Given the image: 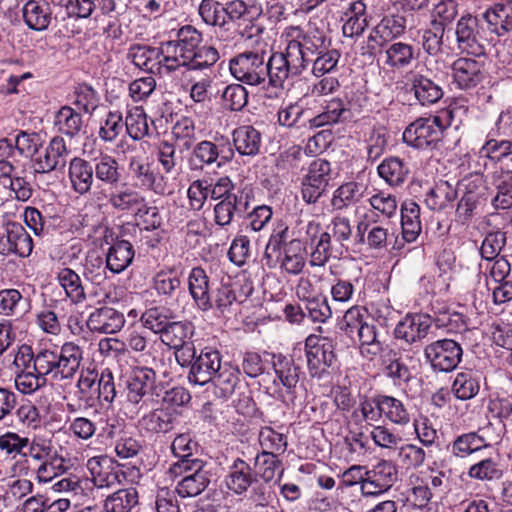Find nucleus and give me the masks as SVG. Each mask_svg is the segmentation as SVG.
I'll list each match as a JSON object with an SVG mask.
<instances>
[{
	"mask_svg": "<svg viewBox=\"0 0 512 512\" xmlns=\"http://www.w3.org/2000/svg\"><path fill=\"white\" fill-rule=\"evenodd\" d=\"M201 42V34L192 26L181 27L177 39L161 44V59L159 64L167 71H174L182 66H188L194 50Z\"/></svg>",
	"mask_w": 512,
	"mask_h": 512,
	"instance_id": "nucleus-3",
	"label": "nucleus"
},
{
	"mask_svg": "<svg viewBox=\"0 0 512 512\" xmlns=\"http://www.w3.org/2000/svg\"><path fill=\"white\" fill-rule=\"evenodd\" d=\"M402 236L406 242H413L419 236L422 226L420 206L414 201H405L401 206Z\"/></svg>",
	"mask_w": 512,
	"mask_h": 512,
	"instance_id": "nucleus-38",
	"label": "nucleus"
},
{
	"mask_svg": "<svg viewBox=\"0 0 512 512\" xmlns=\"http://www.w3.org/2000/svg\"><path fill=\"white\" fill-rule=\"evenodd\" d=\"M406 28V20L400 15L384 17L369 35V40L382 45L394 38L401 36Z\"/></svg>",
	"mask_w": 512,
	"mask_h": 512,
	"instance_id": "nucleus-35",
	"label": "nucleus"
},
{
	"mask_svg": "<svg viewBox=\"0 0 512 512\" xmlns=\"http://www.w3.org/2000/svg\"><path fill=\"white\" fill-rule=\"evenodd\" d=\"M360 241L371 250L386 249L393 234L387 226L379 222L377 214L365 213L357 224Z\"/></svg>",
	"mask_w": 512,
	"mask_h": 512,
	"instance_id": "nucleus-14",
	"label": "nucleus"
},
{
	"mask_svg": "<svg viewBox=\"0 0 512 512\" xmlns=\"http://www.w3.org/2000/svg\"><path fill=\"white\" fill-rule=\"evenodd\" d=\"M220 155L218 146L208 140H203L195 145L188 160L191 171H201L205 166L215 163Z\"/></svg>",
	"mask_w": 512,
	"mask_h": 512,
	"instance_id": "nucleus-44",
	"label": "nucleus"
},
{
	"mask_svg": "<svg viewBox=\"0 0 512 512\" xmlns=\"http://www.w3.org/2000/svg\"><path fill=\"white\" fill-rule=\"evenodd\" d=\"M194 334V326L189 321L169 322L160 337L161 342L170 348H179L190 341Z\"/></svg>",
	"mask_w": 512,
	"mask_h": 512,
	"instance_id": "nucleus-45",
	"label": "nucleus"
},
{
	"mask_svg": "<svg viewBox=\"0 0 512 512\" xmlns=\"http://www.w3.org/2000/svg\"><path fill=\"white\" fill-rule=\"evenodd\" d=\"M286 48L283 53H274L266 61L265 83L275 88L283 87L290 77L298 76L303 72V61L295 50V46Z\"/></svg>",
	"mask_w": 512,
	"mask_h": 512,
	"instance_id": "nucleus-5",
	"label": "nucleus"
},
{
	"mask_svg": "<svg viewBox=\"0 0 512 512\" xmlns=\"http://www.w3.org/2000/svg\"><path fill=\"white\" fill-rule=\"evenodd\" d=\"M240 371L237 367L225 363L215 374L212 381L216 388H218L223 397L231 395L238 382H239Z\"/></svg>",
	"mask_w": 512,
	"mask_h": 512,
	"instance_id": "nucleus-58",
	"label": "nucleus"
},
{
	"mask_svg": "<svg viewBox=\"0 0 512 512\" xmlns=\"http://www.w3.org/2000/svg\"><path fill=\"white\" fill-rule=\"evenodd\" d=\"M310 117V111L304 110L298 104H289L285 107H282L278 111V121L280 125L286 127L293 126H308V119Z\"/></svg>",
	"mask_w": 512,
	"mask_h": 512,
	"instance_id": "nucleus-61",
	"label": "nucleus"
},
{
	"mask_svg": "<svg viewBox=\"0 0 512 512\" xmlns=\"http://www.w3.org/2000/svg\"><path fill=\"white\" fill-rule=\"evenodd\" d=\"M229 69L232 76L242 83L251 86L265 84L264 54L251 51L241 53L230 60Z\"/></svg>",
	"mask_w": 512,
	"mask_h": 512,
	"instance_id": "nucleus-8",
	"label": "nucleus"
},
{
	"mask_svg": "<svg viewBox=\"0 0 512 512\" xmlns=\"http://www.w3.org/2000/svg\"><path fill=\"white\" fill-rule=\"evenodd\" d=\"M21 11L25 24L34 31H45L52 21V11L45 0H29Z\"/></svg>",
	"mask_w": 512,
	"mask_h": 512,
	"instance_id": "nucleus-28",
	"label": "nucleus"
},
{
	"mask_svg": "<svg viewBox=\"0 0 512 512\" xmlns=\"http://www.w3.org/2000/svg\"><path fill=\"white\" fill-rule=\"evenodd\" d=\"M93 172L98 182L114 187L121 179L117 160L109 154H101L94 160Z\"/></svg>",
	"mask_w": 512,
	"mask_h": 512,
	"instance_id": "nucleus-39",
	"label": "nucleus"
},
{
	"mask_svg": "<svg viewBox=\"0 0 512 512\" xmlns=\"http://www.w3.org/2000/svg\"><path fill=\"white\" fill-rule=\"evenodd\" d=\"M483 19L491 32L504 35L512 29V1L495 4L483 14Z\"/></svg>",
	"mask_w": 512,
	"mask_h": 512,
	"instance_id": "nucleus-32",
	"label": "nucleus"
},
{
	"mask_svg": "<svg viewBox=\"0 0 512 512\" xmlns=\"http://www.w3.org/2000/svg\"><path fill=\"white\" fill-rule=\"evenodd\" d=\"M362 496L375 497L387 492L398 479L397 467L390 461L381 460L367 469Z\"/></svg>",
	"mask_w": 512,
	"mask_h": 512,
	"instance_id": "nucleus-13",
	"label": "nucleus"
},
{
	"mask_svg": "<svg viewBox=\"0 0 512 512\" xmlns=\"http://www.w3.org/2000/svg\"><path fill=\"white\" fill-rule=\"evenodd\" d=\"M183 472L192 471L178 483L176 491L182 498L195 497L202 493L209 483L207 472L202 469V461L192 459L190 468L182 469Z\"/></svg>",
	"mask_w": 512,
	"mask_h": 512,
	"instance_id": "nucleus-23",
	"label": "nucleus"
},
{
	"mask_svg": "<svg viewBox=\"0 0 512 512\" xmlns=\"http://www.w3.org/2000/svg\"><path fill=\"white\" fill-rule=\"evenodd\" d=\"M221 366L220 353L217 350L206 347L201 350L192 363L188 377L189 381L203 386L212 381Z\"/></svg>",
	"mask_w": 512,
	"mask_h": 512,
	"instance_id": "nucleus-16",
	"label": "nucleus"
},
{
	"mask_svg": "<svg viewBox=\"0 0 512 512\" xmlns=\"http://www.w3.org/2000/svg\"><path fill=\"white\" fill-rule=\"evenodd\" d=\"M346 325V332L354 338L356 333L359 341L360 354L368 359L373 360L382 351V345L377 339L376 327L361 319L360 309L351 307L343 317Z\"/></svg>",
	"mask_w": 512,
	"mask_h": 512,
	"instance_id": "nucleus-4",
	"label": "nucleus"
},
{
	"mask_svg": "<svg viewBox=\"0 0 512 512\" xmlns=\"http://www.w3.org/2000/svg\"><path fill=\"white\" fill-rule=\"evenodd\" d=\"M492 184L497 190L492 199L496 209L512 207V170L500 168L492 174Z\"/></svg>",
	"mask_w": 512,
	"mask_h": 512,
	"instance_id": "nucleus-36",
	"label": "nucleus"
},
{
	"mask_svg": "<svg viewBox=\"0 0 512 512\" xmlns=\"http://www.w3.org/2000/svg\"><path fill=\"white\" fill-rule=\"evenodd\" d=\"M69 149L62 137L56 136L51 139L43 155L35 160V171L48 173L53 170L62 169L67 163Z\"/></svg>",
	"mask_w": 512,
	"mask_h": 512,
	"instance_id": "nucleus-22",
	"label": "nucleus"
},
{
	"mask_svg": "<svg viewBox=\"0 0 512 512\" xmlns=\"http://www.w3.org/2000/svg\"><path fill=\"white\" fill-rule=\"evenodd\" d=\"M456 37L458 48L462 52L473 56L485 54L487 39L477 17L472 15L462 16L456 25Z\"/></svg>",
	"mask_w": 512,
	"mask_h": 512,
	"instance_id": "nucleus-12",
	"label": "nucleus"
},
{
	"mask_svg": "<svg viewBox=\"0 0 512 512\" xmlns=\"http://www.w3.org/2000/svg\"><path fill=\"white\" fill-rule=\"evenodd\" d=\"M480 390V381L478 375L465 370L458 372L452 383V392L460 400H470L474 398Z\"/></svg>",
	"mask_w": 512,
	"mask_h": 512,
	"instance_id": "nucleus-52",
	"label": "nucleus"
},
{
	"mask_svg": "<svg viewBox=\"0 0 512 512\" xmlns=\"http://www.w3.org/2000/svg\"><path fill=\"white\" fill-rule=\"evenodd\" d=\"M139 503V495L135 488L119 489L107 496L103 503L105 512H131Z\"/></svg>",
	"mask_w": 512,
	"mask_h": 512,
	"instance_id": "nucleus-41",
	"label": "nucleus"
},
{
	"mask_svg": "<svg viewBox=\"0 0 512 512\" xmlns=\"http://www.w3.org/2000/svg\"><path fill=\"white\" fill-rule=\"evenodd\" d=\"M54 126L59 133L73 138L82 130L83 119L73 108L63 106L55 114Z\"/></svg>",
	"mask_w": 512,
	"mask_h": 512,
	"instance_id": "nucleus-48",
	"label": "nucleus"
},
{
	"mask_svg": "<svg viewBox=\"0 0 512 512\" xmlns=\"http://www.w3.org/2000/svg\"><path fill=\"white\" fill-rule=\"evenodd\" d=\"M413 46L404 42H395L384 52V64L393 71L402 70L411 65L415 58Z\"/></svg>",
	"mask_w": 512,
	"mask_h": 512,
	"instance_id": "nucleus-40",
	"label": "nucleus"
},
{
	"mask_svg": "<svg viewBox=\"0 0 512 512\" xmlns=\"http://www.w3.org/2000/svg\"><path fill=\"white\" fill-rule=\"evenodd\" d=\"M162 385L157 383L156 371L153 368L140 366L132 369L125 385V409L137 414L149 408L153 397H159Z\"/></svg>",
	"mask_w": 512,
	"mask_h": 512,
	"instance_id": "nucleus-2",
	"label": "nucleus"
},
{
	"mask_svg": "<svg viewBox=\"0 0 512 512\" xmlns=\"http://www.w3.org/2000/svg\"><path fill=\"white\" fill-rule=\"evenodd\" d=\"M109 204L117 211L142 215L152 213L156 215V207L148 206L145 197L138 191L124 187L110 193Z\"/></svg>",
	"mask_w": 512,
	"mask_h": 512,
	"instance_id": "nucleus-18",
	"label": "nucleus"
},
{
	"mask_svg": "<svg viewBox=\"0 0 512 512\" xmlns=\"http://www.w3.org/2000/svg\"><path fill=\"white\" fill-rule=\"evenodd\" d=\"M129 168L141 187L159 195L171 194L173 192V188L168 184L166 177L155 172L149 163L144 162L140 158H131Z\"/></svg>",
	"mask_w": 512,
	"mask_h": 512,
	"instance_id": "nucleus-17",
	"label": "nucleus"
},
{
	"mask_svg": "<svg viewBox=\"0 0 512 512\" xmlns=\"http://www.w3.org/2000/svg\"><path fill=\"white\" fill-rule=\"evenodd\" d=\"M364 190V186L358 182H346L334 191L331 205L336 210H343L359 202L364 195Z\"/></svg>",
	"mask_w": 512,
	"mask_h": 512,
	"instance_id": "nucleus-49",
	"label": "nucleus"
},
{
	"mask_svg": "<svg viewBox=\"0 0 512 512\" xmlns=\"http://www.w3.org/2000/svg\"><path fill=\"white\" fill-rule=\"evenodd\" d=\"M302 357V349H294L290 357L278 355L274 357L273 368L277 379L282 387L278 393L282 401L286 404H293L298 393L300 364L296 362V358L300 360Z\"/></svg>",
	"mask_w": 512,
	"mask_h": 512,
	"instance_id": "nucleus-6",
	"label": "nucleus"
},
{
	"mask_svg": "<svg viewBox=\"0 0 512 512\" xmlns=\"http://www.w3.org/2000/svg\"><path fill=\"white\" fill-rule=\"evenodd\" d=\"M141 424L152 432L166 433L172 429L173 416L164 409H156L144 415Z\"/></svg>",
	"mask_w": 512,
	"mask_h": 512,
	"instance_id": "nucleus-63",
	"label": "nucleus"
},
{
	"mask_svg": "<svg viewBox=\"0 0 512 512\" xmlns=\"http://www.w3.org/2000/svg\"><path fill=\"white\" fill-rule=\"evenodd\" d=\"M125 323L124 314L108 306L95 309L87 319L89 330L102 334H115L124 327Z\"/></svg>",
	"mask_w": 512,
	"mask_h": 512,
	"instance_id": "nucleus-20",
	"label": "nucleus"
},
{
	"mask_svg": "<svg viewBox=\"0 0 512 512\" xmlns=\"http://www.w3.org/2000/svg\"><path fill=\"white\" fill-rule=\"evenodd\" d=\"M86 467L91 480L97 488H112L120 483V474L106 457H92L88 459Z\"/></svg>",
	"mask_w": 512,
	"mask_h": 512,
	"instance_id": "nucleus-25",
	"label": "nucleus"
},
{
	"mask_svg": "<svg viewBox=\"0 0 512 512\" xmlns=\"http://www.w3.org/2000/svg\"><path fill=\"white\" fill-rule=\"evenodd\" d=\"M135 252L127 240L115 242L106 254V267L113 273L124 271L133 261Z\"/></svg>",
	"mask_w": 512,
	"mask_h": 512,
	"instance_id": "nucleus-37",
	"label": "nucleus"
},
{
	"mask_svg": "<svg viewBox=\"0 0 512 512\" xmlns=\"http://www.w3.org/2000/svg\"><path fill=\"white\" fill-rule=\"evenodd\" d=\"M29 444L30 439L17 432L7 431L0 435V450L12 458L20 456L12 467L14 475L26 477L30 474L29 458L25 452Z\"/></svg>",
	"mask_w": 512,
	"mask_h": 512,
	"instance_id": "nucleus-15",
	"label": "nucleus"
},
{
	"mask_svg": "<svg viewBox=\"0 0 512 512\" xmlns=\"http://www.w3.org/2000/svg\"><path fill=\"white\" fill-rule=\"evenodd\" d=\"M68 175L71 187L76 193L85 195L91 191L94 183L91 163L80 157H74L69 163Z\"/></svg>",
	"mask_w": 512,
	"mask_h": 512,
	"instance_id": "nucleus-31",
	"label": "nucleus"
},
{
	"mask_svg": "<svg viewBox=\"0 0 512 512\" xmlns=\"http://www.w3.org/2000/svg\"><path fill=\"white\" fill-rule=\"evenodd\" d=\"M368 202L373 209L371 213L377 214V219H379V215L387 219L396 215L398 202L396 196L391 193L379 191L373 194Z\"/></svg>",
	"mask_w": 512,
	"mask_h": 512,
	"instance_id": "nucleus-59",
	"label": "nucleus"
},
{
	"mask_svg": "<svg viewBox=\"0 0 512 512\" xmlns=\"http://www.w3.org/2000/svg\"><path fill=\"white\" fill-rule=\"evenodd\" d=\"M14 415L18 422L28 429H36L41 424L40 411L37 406L29 400L19 402L17 395V404L14 408Z\"/></svg>",
	"mask_w": 512,
	"mask_h": 512,
	"instance_id": "nucleus-60",
	"label": "nucleus"
},
{
	"mask_svg": "<svg viewBox=\"0 0 512 512\" xmlns=\"http://www.w3.org/2000/svg\"><path fill=\"white\" fill-rule=\"evenodd\" d=\"M430 316L423 314L407 315L395 328V336L407 343L423 339L430 328Z\"/></svg>",
	"mask_w": 512,
	"mask_h": 512,
	"instance_id": "nucleus-26",
	"label": "nucleus"
},
{
	"mask_svg": "<svg viewBox=\"0 0 512 512\" xmlns=\"http://www.w3.org/2000/svg\"><path fill=\"white\" fill-rule=\"evenodd\" d=\"M306 264L304 247L298 239H292L285 245L281 257V268L287 273L297 275Z\"/></svg>",
	"mask_w": 512,
	"mask_h": 512,
	"instance_id": "nucleus-43",
	"label": "nucleus"
},
{
	"mask_svg": "<svg viewBox=\"0 0 512 512\" xmlns=\"http://www.w3.org/2000/svg\"><path fill=\"white\" fill-rule=\"evenodd\" d=\"M7 251L17 254L20 257H27L33 250V243L30 235L21 225H12L7 229Z\"/></svg>",
	"mask_w": 512,
	"mask_h": 512,
	"instance_id": "nucleus-53",
	"label": "nucleus"
},
{
	"mask_svg": "<svg viewBox=\"0 0 512 512\" xmlns=\"http://www.w3.org/2000/svg\"><path fill=\"white\" fill-rule=\"evenodd\" d=\"M36 352L27 344L18 346L14 354L12 366L14 368V385L22 395L35 394V369Z\"/></svg>",
	"mask_w": 512,
	"mask_h": 512,
	"instance_id": "nucleus-11",
	"label": "nucleus"
},
{
	"mask_svg": "<svg viewBox=\"0 0 512 512\" xmlns=\"http://www.w3.org/2000/svg\"><path fill=\"white\" fill-rule=\"evenodd\" d=\"M348 118L350 117L348 109H346L345 102L339 98H335L326 104L325 109L321 114L308 119V127L318 128L334 124Z\"/></svg>",
	"mask_w": 512,
	"mask_h": 512,
	"instance_id": "nucleus-42",
	"label": "nucleus"
},
{
	"mask_svg": "<svg viewBox=\"0 0 512 512\" xmlns=\"http://www.w3.org/2000/svg\"><path fill=\"white\" fill-rule=\"evenodd\" d=\"M379 176L391 186L402 184L408 170L403 162L396 157L387 158L377 168Z\"/></svg>",
	"mask_w": 512,
	"mask_h": 512,
	"instance_id": "nucleus-57",
	"label": "nucleus"
},
{
	"mask_svg": "<svg viewBox=\"0 0 512 512\" xmlns=\"http://www.w3.org/2000/svg\"><path fill=\"white\" fill-rule=\"evenodd\" d=\"M248 199L240 196H228L218 201L214 208V221L220 227L232 224L236 216H241L248 208Z\"/></svg>",
	"mask_w": 512,
	"mask_h": 512,
	"instance_id": "nucleus-30",
	"label": "nucleus"
},
{
	"mask_svg": "<svg viewBox=\"0 0 512 512\" xmlns=\"http://www.w3.org/2000/svg\"><path fill=\"white\" fill-rule=\"evenodd\" d=\"M365 10L366 5L362 1L350 4L345 13V22L342 27L345 37H354L363 33L367 26Z\"/></svg>",
	"mask_w": 512,
	"mask_h": 512,
	"instance_id": "nucleus-50",
	"label": "nucleus"
},
{
	"mask_svg": "<svg viewBox=\"0 0 512 512\" xmlns=\"http://www.w3.org/2000/svg\"><path fill=\"white\" fill-rule=\"evenodd\" d=\"M257 482V473L243 459L236 458L229 465L225 484L237 496L244 495Z\"/></svg>",
	"mask_w": 512,
	"mask_h": 512,
	"instance_id": "nucleus-19",
	"label": "nucleus"
},
{
	"mask_svg": "<svg viewBox=\"0 0 512 512\" xmlns=\"http://www.w3.org/2000/svg\"><path fill=\"white\" fill-rule=\"evenodd\" d=\"M57 280L67 298L74 304L82 303L86 294L80 276L70 268H63L57 274Z\"/></svg>",
	"mask_w": 512,
	"mask_h": 512,
	"instance_id": "nucleus-51",
	"label": "nucleus"
},
{
	"mask_svg": "<svg viewBox=\"0 0 512 512\" xmlns=\"http://www.w3.org/2000/svg\"><path fill=\"white\" fill-rule=\"evenodd\" d=\"M99 374L95 370H82L76 383L75 397L79 406L92 407L97 401Z\"/></svg>",
	"mask_w": 512,
	"mask_h": 512,
	"instance_id": "nucleus-34",
	"label": "nucleus"
},
{
	"mask_svg": "<svg viewBox=\"0 0 512 512\" xmlns=\"http://www.w3.org/2000/svg\"><path fill=\"white\" fill-rule=\"evenodd\" d=\"M68 468L66 459L60 455H54L51 459H46L40 465L31 470L36 475V480L39 483L51 482L57 476L63 474Z\"/></svg>",
	"mask_w": 512,
	"mask_h": 512,
	"instance_id": "nucleus-56",
	"label": "nucleus"
},
{
	"mask_svg": "<svg viewBox=\"0 0 512 512\" xmlns=\"http://www.w3.org/2000/svg\"><path fill=\"white\" fill-rule=\"evenodd\" d=\"M196 443L192 440L189 433L178 435L172 442L171 449L173 454L180 460L174 465L173 472H182V469L190 468L191 461L188 458L192 456Z\"/></svg>",
	"mask_w": 512,
	"mask_h": 512,
	"instance_id": "nucleus-54",
	"label": "nucleus"
},
{
	"mask_svg": "<svg viewBox=\"0 0 512 512\" xmlns=\"http://www.w3.org/2000/svg\"><path fill=\"white\" fill-rule=\"evenodd\" d=\"M198 14L206 25L219 27L225 25L223 5L215 0H201Z\"/></svg>",
	"mask_w": 512,
	"mask_h": 512,
	"instance_id": "nucleus-62",
	"label": "nucleus"
},
{
	"mask_svg": "<svg viewBox=\"0 0 512 512\" xmlns=\"http://www.w3.org/2000/svg\"><path fill=\"white\" fill-rule=\"evenodd\" d=\"M259 443L262 453H283L287 448V441L282 433L276 432L271 427H263L259 432Z\"/></svg>",
	"mask_w": 512,
	"mask_h": 512,
	"instance_id": "nucleus-64",
	"label": "nucleus"
},
{
	"mask_svg": "<svg viewBox=\"0 0 512 512\" xmlns=\"http://www.w3.org/2000/svg\"><path fill=\"white\" fill-rule=\"evenodd\" d=\"M233 144L240 155L255 156L261 146V134L253 126L244 125L236 128L232 133Z\"/></svg>",
	"mask_w": 512,
	"mask_h": 512,
	"instance_id": "nucleus-33",
	"label": "nucleus"
},
{
	"mask_svg": "<svg viewBox=\"0 0 512 512\" xmlns=\"http://www.w3.org/2000/svg\"><path fill=\"white\" fill-rule=\"evenodd\" d=\"M441 119L438 117H420L410 123L403 132L402 139L416 149H432L441 140Z\"/></svg>",
	"mask_w": 512,
	"mask_h": 512,
	"instance_id": "nucleus-7",
	"label": "nucleus"
},
{
	"mask_svg": "<svg viewBox=\"0 0 512 512\" xmlns=\"http://www.w3.org/2000/svg\"><path fill=\"white\" fill-rule=\"evenodd\" d=\"M409 82L416 100L423 106L434 104L443 97L442 87L421 73H411Z\"/></svg>",
	"mask_w": 512,
	"mask_h": 512,
	"instance_id": "nucleus-29",
	"label": "nucleus"
},
{
	"mask_svg": "<svg viewBox=\"0 0 512 512\" xmlns=\"http://www.w3.org/2000/svg\"><path fill=\"white\" fill-rule=\"evenodd\" d=\"M424 355L434 371L451 372L461 362L463 349L455 340L440 339L428 344Z\"/></svg>",
	"mask_w": 512,
	"mask_h": 512,
	"instance_id": "nucleus-9",
	"label": "nucleus"
},
{
	"mask_svg": "<svg viewBox=\"0 0 512 512\" xmlns=\"http://www.w3.org/2000/svg\"><path fill=\"white\" fill-rule=\"evenodd\" d=\"M382 416L398 426L410 423V412L403 401L389 395H380Z\"/></svg>",
	"mask_w": 512,
	"mask_h": 512,
	"instance_id": "nucleus-47",
	"label": "nucleus"
},
{
	"mask_svg": "<svg viewBox=\"0 0 512 512\" xmlns=\"http://www.w3.org/2000/svg\"><path fill=\"white\" fill-rule=\"evenodd\" d=\"M290 35L293 38L288 41L286 48H292V45L295 46V50H298V54H300L299 57L302 58L303 70H305L312 61V57L317 56L319 52L324 50L322 47L324 43L323 38L321 36L305 34L299 27H293Z\"/></svg>",
	"mask_w": 512,
	"mask_h": 512,
	"instance_id": "nucleus-24",
	"label": "nucleus"
},
{
	"mask_svg": "<svg viewBox=\"0 0 512 512\" xmlns=\"http://www.w3.org/2000/svg\"><path fill=\"white\" fill-rule=\"evenodd\" d=\"M307 366L312 377L321 378L335 361L332 340L316 335H310L305 341Z\"/></svg>",
	"mask_w": 512,
	"mask_h": 512,
	"instance_id": "nucleus-10",
	"label": "nucleus"
},
{
	"mask_svg": "<svg viewBox=\"0 0 512 512\" xmlns=\"http://www.w3.org/2000/svg\"><path fill=\"white\" fill-rule=\"evenodd\" d=\"M181 273L175 268H165L153 277V288L158 296L172 298L181 288Z\"/></svg>",
	"mask_w": 512,
	"mask_h": 512,
	"instance_id": "nucleus-46",
	"label": "nucleus"
},
{
	"mask_svg": "<svg viewBox=\"0 0 512 512\" xmlns=\"http://www.w3.org/2000/svg\"><path fill=\"white\" fill-rule=\"evenodd\" d=\"M452 76L460 89L473 88L482 79V64L471 58H459L452 64Z\"/></svg>",
	"mask_w": 512,
	"mask_h": 512,
	"instance_id": "nucleus-27",
	"label": "nucleus"
},
{
	"mask_svg": "<svg viewBox=\"0 0 512 512\" xmlns=\"http://www.w3.org/2000/svg\"><path fill=\"white\" fill-rule=\"evenodd\" d=\"M188 291L196 307L207 312L213 308L210 296V279L206 271L200 267H193L187 277Z\"/></svg>",
	"mask_w": 512,
	"mask_h": 512,
	"instance_id": "nucleus-21",
	"label": "nucleus"
},
{
	"mask_svg": "<svg viewBox=\"0 0 512 512\" xmlns=\"http://www.w3.org/2000/svg\"><path fill=\"white\" fill-rule=\"evenodd\" d=\"M124 125L133 140H140L149 133L147 115L142 107L136 106L128 110Z\"/></svg>",
	"mask_w": 512,
	"mask_h": 512,
	"instance_id": "nucleus-55",
	"label": "nucleus"
},
{
	"mask_svg": "<svg viewBox=\"0 0 512 512\" xmlns=\"http://www.w3.org/2000/svg\"><path fill=\"white\" fill-rule=\"evenodd\" d=\"M83 360V349L80 345L70 341L60 348H42L36 351L35 393L47 385V377L54 380L72 378Z\"/></svg>",
	"mask_w": 512,
	"mask_h": 512,
	"instance_id": "nucleus-1",
	"label": "nucleus"
}]
</instances>
